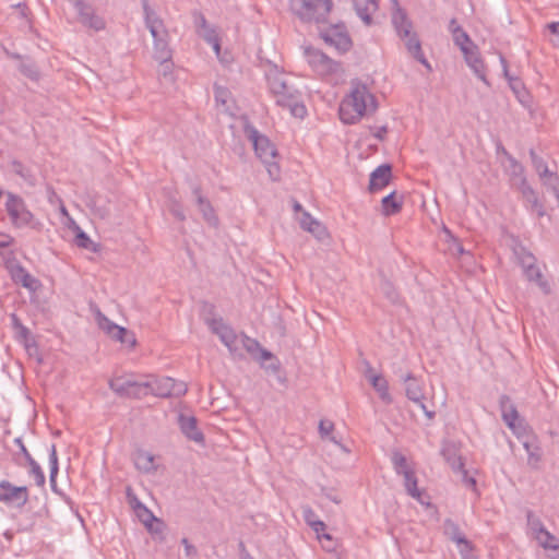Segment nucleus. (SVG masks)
<instances>
[{
  "mask_svg": "<svg viewBox=\"0 0 559 559\" xmlns=\"http://www.w3.org/2000/svg\"><path fill=\"white\" fill-rule=\"evenodd\" d=\"M377 108V99L367 85L353 81L349 94L340 105V118L346 124H354L364 116L373 114Z\"/></svg>",
  "mask_w": 559,
  "mask_h": 559,
  "instance_id": "f257e3e1",
  "label": "nucleus"
},
{
  "mask_svg": "<svg viewBox=\"0 0 559 559\" xmlns=\"http://www.w3.org/2000/svg\"><path fill=\"white\" fill-rule=\"evenodd\" d=\"M269 91L277 106L289 109L296 118H304L307 109L301 102L300 92L290 83L289 78L276 67L266 73Z\"/></svg>",
  "mask_w": 559,
  "mask_h": 559,
  "instance_id": "f03ea898",
  "label": "nucleus"
},
{
  "mask_svg": "<svg viewBox=\"0 0 559 559\" xmlns=\"http://www.w3.org/2000/svg\"><path fill=\"white\" fill-rule=\"evenodd\" d=\"M293 12L304 22H325L331 11V0H292Z\"/></svg>",
  "mask_w": 559,
  "mask_h": 559,
  "instance_id": "7ed1b4c3",
  "label": "nucleus"
},
{
  "mask_svg": "<svg viewBox=\"0 0 559 559\" xmlns=\"http://www.w3.org/2000/svg\"><path fill=\"white\" fill-rule=\"evenodd\" d=\"M109 388L121 397L142 399L150 395L147 379L135 380L133 377H118L109 381Z\"/></svg>",
  "mask_w": 559,
  "mask_h": 559,
  "instance_id": "20e7f679",
  "label": "nucleus"
},
{
  "mask_svg": "<svg viewBox=\"0 0 559 559\" xmlns=\"http://www.w3.org/2000/svg\"><path fill=\"white\" fill-rule=\"evenodd\" d=\"M393 468L397 475L404 477V487L406 492L414 499L423 502L421 491L417 487V477L414 468L408 464L407 459L401 452H393L391 457Z\"/></svg>",
  "mask_w": 559,
  "mask_h": 559,
  "instance_id": "39448f33",
  "label": "nucleus"
},
{
  "mask_svg": "<svg viewBox=\"0 0 559 559\" xmlns=\"http://www.w3.org/2000/svg\"><path fill=\"white\" fill-rule=\"evenodd\" d=\"M4 266L8 270L11 280L17 284L28 289L29 292H36L40 282L35 278L15 258L13 252H10L4 258Z\"/></svg>",
  "mask_w": 559,
  "mask_h": 559,
  "instance_id": "423d86ee",
  "label": "nucleus"
},
{
  "mask_svg": "<svg viewBox=\"0 0 559 559\" xmlns=\"http://www.w3.org/2000/svg\"><path fill=\"white\" fill-rule=\"evenodd\" d=\"M5 210L12 224L17 228L31 225L34 219V215L26 207L24 200L11 192L7 194Z\"/></svg>",
  "mask_w": 559,
  "mask_h": 559,
  "instance_id": "0eeeda50",
  "label": "nucleus"
},
{
  "mask_svg": "<svg viewBox=\"0 0 559 559\" xmlns=\"http://www.w3.org/2000/svg\"><path fill=\"white\" fill-rule=\"evenodd\" d=\"M305 55L309 66L319 75L325 76L341 71V63L334 61L319 49L307 48Z\"/></svg>",
  "mask_w": 559,
  "mask_h": 559,
  "instance_id": "6e6552de",
  "label": "nucleus"
},
{
  "mask_svg": "<svg viewBox=\"0 0 559 559\" xmlns=\"http://www.w3.org/2000/svg\"><path fill=\"white\" fill-rule=\"evenodd\" d=\"M246 136L251 141L257 156L263 162L269 163L276 156V150L270 140L260 134L259 131L251 124L245 126Z\"/></svg>",
  "mask_w": 559,
  "mask_h": 559,
  "instance_id": "1a4fd4ad",
  "label": "nucleus"
},
{
  "mask_svg": "<svg viewBox=\"0 0 559 559\" xmlns=\"http://www.w3.org/2000/svg\"><path fill=\"white\" fill-rule=\"evenodd\" d=\"M206 323L229 352L235 355L238 352V343L240 342V337L236 332L227 325L222 318L207 319Z\"/></svg>",
  "mask_w": 559,
  "mask_h": 559,
  "instance_id": "9d476101",
  "label": "nucleus"
},
{
  "mask_svg": "<svg viewBox=\"0 0 559 559\" xmlns=\"http://www.w3.org/2000/svg\"><path fill=\"white\" fill-rule=\"evenodd\" d=\"M141 3L144 13L145 26L153 37V43L169 38V33L164 24V21L150 7L148 0H141Z\"/></svg>",
  "mask_w": 559,
  "mask_h": 559,
  "instance_id": "9b49d317",
  "label": "nucleus"
},
{
  "mask_svg": "<svg viewBox=\"0 0 559 559\" xmlns=\"http://www.w3.org/2000/svg\"><path fill=\"white\" fill-rule=\"evenodd\" d=\"M403 381L405 384V393L408 400L418 404L428 419H432L435 417V412L429 411L424 403L425 392L423 388V382L416 378L413 373H407L403 377Z\"/></svg>",
  "mask_w": 559,
  "mask_h": 559,
  "instance_id": "f8f14e48",
  "label": "nucleus"
},
{
  "mask_svg": "<svg viewBox=\"0 0 559 559\" xmlns=\"http://www.w3.org/2000/svg\"><path fill=\"white\" fill-rule=\"evenodd\" d=\"M74 8L78 12L79 21L83 26L95 32H100L106 28L105 19L98 15L91 4L83 1L74 3Z\"/></svg>",
  "mask_w": 559,
  "mask_h": 559,
  "instance_id": "ddd939ff",
  "label": "nucleus"
},
{
  "mask_svg": "<svg viewBox=\"0 0 559 559\" xmlns=\"http://www.w3.org/2000/svg\"><path fill=\"white\" fill-rule=\"evenodd\" d=\"M0 501L4 503L16 502L19 507H23L28 502V489L26 486H14L9 480H1Z\"/></svg>",
  "mask_w": 559,
  "mask_h": 559,
  "instance_id": "4468645a",
  "label": "nucleus"
},
{
  "mask_svg": "<svg viewBox=\"0 0 559 559\" xmlns=\"http://www.w3.org/2000/svg\"><path fill=\"white\" fill-rule=\"evenodd\" d=\"M466 64L473 71V73L483 81L486 85H489L487 80V67L480 56L478 46H472V48L464 49L462 52Z\"/></svg>",
  "mask_w": 559,
  "mask_h": 559,
  "instance_id": "2eb2a0df",
  "label": "nucleus"
},
{
  "mask_svg": "<svg viewBox=\"0 0 559 559\" xmlns=\"http://www.w3.org/2000/svg\"><path fill=\"white\" fill-rule=\"evenodd\" d=\"M178 425L180 427L181 432L189 439L197 443L204 442V435L198 428V420L194 416L179 414L178 416Z\"/></svg>",
  "mask_w": 559,
  "mask_h": 559,
  "instance_id": "dca6fc26",
  "label": "nucleus"
},
{
  "mask_svg": "<svg viewBox=\"0 0 559 559\" xmlns=\"http://www.w3.org/2000/svg\"><path fill=\"white\" fill-rule=\"evenodd\" d=\"M392 179V168L389 164L378 166L371 174L368 189L371 193L385 188Z\"/></svg>",
  "mask_w": 559,
  "mask_h": 559,
  "instance_id": "f3484780",
  "label": "nucleus"
},
{
  "mask_svg": "<svg viewBox=\"0 0 559 559\" xmlns=\"http://www.w3.org/2000/svg\"><path fill=\"white\" fill-rule=\"evenodd\" d=\"M392 24L400 38H406L413 33V23L404 9L397 7L392 13Z\"/></svg>",
  "mask_w": 559,
  "mask_h": 559,
  "instance_id": "a211bd4d",
  "label": "nucleus"
},
{
  "mask_svg": "<svg viewBox=\"0 0 559 559\" xmlns=\"http://www.w3.org/2000/svg\"><path fill=\"white\" fill-rule=\"evenodd\" d=\"M150 385V394L159 397L171 396V385H174V379L169 377L154 378L146 377Z\"/></svg>",
  "mask_w": 559,
  "mask_h": 559,
  "instance_id": "6ab92c4d",
  "label": "nucleus"
},
{
  "mask_svg": "<svg viewBox=\"0 0 559 559\" xmlns=\"http://www.w3.org/2000/svg\"><path fill=\"white\" fill-rule=\"evenodd\" d=\"M520 190L522 193V197L526 203V206L531 210L536 212L537 216L542 217L545 215V210L543 204L539 202L538 197L534 189L526 182L525 179L522 180Z\"/></svg>",
  "mask_w": 559,
  "mask_h": 559,
  "instance_id": "aec40b11",
  "label": "nucleus"
},
{
  "mask_svg": "<svg viewBox=\"0 0 559 559\" xmlns=\"http://www.w3.org/2000/svg\"><path fill=\"white\" fill-rule=\"evenodd\" d=\"M402 39L405 41L407 51L418 62H420L425 68H427L429 71H431V66L423 52L421 43H420L417 34L415 32H413L409 34V36H406V38H402Z\"/></svg>",
  "mask_w": 559,
  "mask_h": 559,
  "instance_id": "412c9836",
  "label": "nucleus"
},
{
  "mask_svg": "<svg viewBox=\"0 0 559 559\" xmlns=\"http://www.w3.org/2000/svg\"><path fill=\"white\" fill-rule=\"evenodd\" d=\"M357 15L366 25H371L372 14L378 11V0H353Z\"/></svg>",
  "mask_w": 559,
  "mask_h": 559,
  "instance_id": "4be33fe9",
  "label": "nucleus"
},
{
  "mask_svg": "<svg viewBox=\"0 0 559 559\" xmlns=\"http://www.w3.org/2000/svg\"><path fill=\"white\" fill-rule=\"evenodd\" d=\"M192 193L195 197L199 210L202 213L204 219L207 223L215 225L217 223V217L214 213V209H213L211 202L206 198L203 197L201 187L194 186L192 188Z\"/></svg>",
  "mask_w": 559,
  "mask_h": 559,
  "instance_id": "5701e85b",
  "label": "nucleus"
},
{
  "mask_svg": "<svg viewBox=\"0 0 559 559\" xmlns=\"http://www.w3.org/2000/svg\"><path fill=\"white\" fill-rule=\"evenodd\" d=\"M323 39L340 52H346L352 47V39L346 33L332 31L323 35Z\"/></svg>",
  "mask_w": 559,
  "mask_h": 559,
  "instance_id": "b1692460",
  "label": "nucleus"
},
{
  "mask_svg": "<svg viewBox=\"0 0 559 559\" xmlns=\"http://www.w3.org/2000/svg\"><path fill=\"white\" fill-rule=\"evenodd\" d=\"M299 223L304 230L311 233L316 238L320 240L328 235L325 227L319 221L313 218L308 212L301 213Z\"/></svg>",
  "mask_w": 559,
  "mask_h": 559,
  "instance_id": "393cba45",
  "label": "nucleus"
},
{
  "mask_svg": "<svg viewBox=\"0 0 559 559\" xmlns=\"http://www.w3.org/2000/svg\"><path fill=\"white\" fill-rule=\"evenodd\" d=\"M133 461L135 467L142 473L153 474L157 471V465L155 464V456L147 451H136Z\"/></svg>",
  "mask_w": 559,
  "mask_h": 559,
  "instance_id": "a878e982",
  "label": "nucleus"
},
{
  "mask_svg": "<svg viewBox=\"0 0 559 559\" xmlns=\"http://www.w3.org/2000/svg\"><path fill=\"white\" fill-rule=\"evenodd\" d=\"M500 409L502 413V418L504 423L510 427H514L515 420L519 418L518 411L515 406L512 404L510 397L508 395H501L499 400Z\"/></svg>",
  "mask_w": 559,
  "mask_h": 559,
  "instance_id": "bb28decb",
  "label": "nucleus"
},
{
  "mask_svg": "<svg viewBox=\"0 0 559 559\" xmlns=\"http://www.w3.org/2000/svg\"><path fill=\"white\" fill-rule=\"evenodd\" d=\"M403 205V198H397L396 192L393 191L381 201L382 214L384 216H391L399 213Z\"/></svg>",
  "mask_w": 559,
  "mask_h": 559,
  "instance_id": "cd10ccee",
  "label": "nucleus"
},
{
  "mask_svg": "<svg viewBox=\"0 0 559 559\" xmlns=\"http://www.w3.org/2000/svg\"><path fill=\"white\" fill-rule=\"evenodd\" d=\"M523 273H524L525 277L527 278V281L536 283V285L540 288V290L545 295L550 294V292H551L550 285L544 278V275H543L540 269L536 264L532 267L526 269L525 271H523Z\"/></svg>",
  "mask_w": 559,
  "mask_h": 559,
  "instance_id": "c85d7f7f",
  "label": "nucleus"
},
{
  "mask_svg": "<svg viewBox=\"0 0 559 559\" xmlns=\"http://www.w3.org/2000/svg\"><path fill=\"white\" fill-rule=\"evenodd\" d=\"M443 532H444V535L448 536L457 546L467 545L468 540L465 538L464 534L461 532L459 525L451 519L444 520Z\"/></svg>",
  "mask_w": 559,
  "mask_h": 559,
  "instance_id": "c756f323",
  "label": "nucleus"
},
{
  "mask_svg": "<svg viewBox=\"0 0 559 559\" xmlns=\"http://www.w3.org/2000/svg\"><path fill=\"white\" fill-rule=\"evenodd\" d=\"M368 380L383 402H392L391 395L389 393V383L381 374H368Z\"/></svg>",
  "mask_w": 559,
  "mask_h": 559,
  "instance_id": "7c9ffc66",
  "label": "nucleus"
},
{
  "mask_svg": "<svg viewBox=\"0 0 559 559\" xmlns=\"http://www.w3.org/2000/svg\"><path fill=\"white\" fill-rule=\"evenodd\" d=\"M442 456L449 463L453 471H462L463 462L461 456L457 454V450L452 444H445L441 450Z\"/></svg>",
  "mask_w": 559,
  "mask_h": 559,
  "instance_id": "2f4dec72",
  "label": "nucleus"
},
{
  "mask_svg": "<svg viewBox=\"0 0 559 559\" xmlns=\"http://www.w3.org/2000/svg\"><path fill=\"white\" fill-rule=\"evenodd\" d=\"M154 58L160 62L165 63L170 61L171 59V49L169 46V38H166L160 41L153 43Z\"/></svg>",
  "mask_w": 559,
  "mask_h": 559,
  "instance_id": "473e14b6",
  "label": "nucleus"
},
{
  "mask_svg": "<svg viewBox=\"0 0 559 559\" xmlns=\"http://www.w3.org/2000/svg\"><path fill=\"white\" fill-rule=\"evenodd\" d=\"M114 332L109 335L112 340L133 347L136 343L135 335L133 332L128 331L122 326H114Z\"/></svg>",
  "mask_w": 559,
  "mask_h": 559,
  "instance_id": "72a5a7b5",
  "label": "nucleus"
},
{
  "mask_svg": "<svg viewBox=\"0 0 559 559\" xmlns=\"http://www.w3.org/2000/svg\"><path fill=\"white\" fill-rule=\"evenodd\" d=\"M131 503H133V507L136 510V514L144 525L150 526L152 521H157L153 512L148 510L141 501H139L135 496L132 497Z\"/></svg>",
  "mask_w": 559,
  "mask_h": 559,
  "instance_id": "f704fd0d",
  "label": "nucleus"
},
{
  "mask_svg": "<svg viewBox=\"0 0 559 559\" xmlns=\"http://www.w3.org/2000/svg\"><path fill=\"white\" fill-rule=\"evenodd\" d=\"M48 455H49V481L51 485V488L55 489L56 487V477L58 475L59 471V464H58V455H57V449L55 444H51L48 449Z\"/></svg>",
  "mask_w": 559,
  "mask_h": 559,
  "instance_id": "c9c22d12",
  "label": "nucleus"
},
{
  "mask_svg": "<svg viewBox=\"0 0 559 559\" xmlns=\"http://www.w3.org/2000/svg\"><path fill=\"white\" fill-rule=\"evenodd\" d=\"M74 231H75V245L80 248L96 251L95 243L91 240V238L84 233L80 226L76 224L74 225Z\"/></svg>",
  "mask_w": 559,
  "mask_h": 559,
  "instance_id": "e433bc0d",
  "label": "nucleus"
},
{
  "mask_svg": "<svg viewBox=\"0 0 559 559\" xmlns=\"http://www.w3.org/2000/svg\"><path fill=\"white\" fill-rule=\"evenodd\" d=\"M540 547H543L545 550H549L554 544L559 543V539L552 535L547 528L543 531V533L537 534L535 537H533Z\"/></svg>",
  "mask_w": 559,
  "mask_h": 559,
  "instance_id": "4c0bfd02",
  "label": "nucleus"
},
{
  "mask_svg": "<svg viewBox=\"0 0 559 559\" xmlns=\"http://www.w3.org/2000/svg\"><path fill=\"white\" fill-rule=\"evenodd\" d=\"M527 527L532 537H535L537 534L543 533L546 528L539 518H537L532 511H527Z\"/></svg>",
  "mask_w": 559,
  "mask_h": 559,
  "instance_id": "58836bf2",
  "label": "nucleus"
},
{
  "mask_svg": "<svg viewBox=\"0 0 559 559\" xmlns=\"http://www.w3.org/2000/svg\"><path fill=\"white\" fill-rule=\"evenodd\" d=\"M509 86L512 90V92L515 94L516 98L521 103H524L525 98L527 97V91H526L522 80L516 76L509 78Z\"/></svg>",
  "mask_w": 559,
  "mask_h": 559,
  "instance_id": "ea45409f",
  "label": "nucleus"
},
{
  "mask_svg": "<svg viewBox=\"0 0 559 559\" xmlns=\"http://www.w3.org/2000/svg\"><path fill=\"white\" fill-rule=\"evenodd\" d=\"M27 464L29 466L28 474L35 478L36 485L39 487L44 486L46 479L39 464L33 457L27 460Z\"/></svg>",
  "mask_w": 559,
  "mask_h": 559,
  "instance_id": "a19ab883",
  "label": "nucleus"
},
{
  "mask_svg": "<svg viewBox=\"0 0 559 559\" xmlns=\"http://www.w3.org/2000/svg\"><path fill=\"white\" fill-rule=\"evenodd\" d=\"M452 37L454 44L460 48L461 52H463L464 49H468L472 48V46H476V44L471 39L468 34L464 29L457 32Z\"/></svg>",
  "mask_w": 559,
  "mask_h": 559,
  "instance_id": "79ce46f5",
  "label": "nucleus"
},
{
  "mask_svg": "<svg viewBox=\"0 0 559 559\" xmlns=\"http://www.w3.org/2000/svg\"><path fill=\"white\" fill-rule=\"evenodd\" d=\"M240 343L242 344L243 348L252 356L257 357L258 350H260V343L257 340H253L247 335L240 336Z\"/></svg>",
  "mask_w": 559,
  "mask_h": 559,
  "instance_id": "37998d69",
  "label": "nucleus"
},
{
  "mask_svg": "<svg viewBox=\"0 0 559 559\" xmlns=\"http://www.w3.org/2000/svg\"><path fill=\"white\" fill-rule=\"evenodd\" d=\"M334 429V424L331 420L322 419L319 423V433L321 438L329 439L333 441L334 443H337L334 437L331 436V432Z\"/></svg>",
  "mask_w": 559,
  "mask_h": 559,
  "instance_id": "c03bdc74",
  "label": "nucleus"
},
{
  "mask_svg": "<svg viewBox=\"0 0 559 559\" xmlns=\"http://www.w3.org/2000/svg\"><path fill=\"white\" fill-rule=\"evenodd\" d=\"M516 254L523 271L535 265V257L527 252L525 249H521L519 252H516Z\"/></svg>",
  "mask_w": 559,
  "mask_h": 559,
  "instance_id": "a18cd8bd",
  "label": "nucleus"
},
{
  "mask_svg": "<svg viewBox=\"0 0 559 559\" xmlns=\"http://www.w3.org/2000/svg\"><path fill=\"white\" fill-rule=\"evenodd\" d=\"M12 321L14 328L17 330L19 337L26 342L31 334L29 330L20 322L15 314L12 316Z\"/></svg>",
  "mask_w": 559,
  "mask_h": 559,
  "instance_id": "49530a36",
  "label": "nucleus"
},
{
  "mask_svg": "<svg viewBox=\"0 0 559 559\" xmlns=\"http://www.w3.org/2000/svg\"><path fill=\"white\" fill-rule=\"evenodd\" d=\"M307 523L317 533L318 538L321 539V534L325 531L326 525L320 520H309L307 516Z\"/></svg>",
  "mask_w": 559,
  "mask_h": 559,
  "instance_id": "de8ad7c7",
  "label": "nucleus"
},
{
  "mask_svg": "<svg viewBox=\"0 0 559 559\" xmlns=\"http://www.w3.org/2000/svg\"><path fill=\"white\" fill-rule=\"evenodd\" d=\"M187 385L185 382L176 381L174 379V385H171V396H182L187 393Z\"/></svg>",
  "mask_w": 559,
  "mask_h": 559,
  "instance_id": "09e8293b",
  "label": "nucleus"
},
{
  "mask_svg": "<svg viewBox=\"0 0 559 559\" xmlns=\"http://www.w3.org/2000/svg\"><path fill=\"white\" fill-rule=\"evenodd\" d=\"M12 169L16 175L24 179H27L29 177L28 169L19 160L12 162Z\"/></svg>",
  "mask_w": 559,
  "mask_h": 559,
  "instance_id": "8fccbe9b",
  "label": "nucleus"
},
{
  "mask_svg": "<svg viewBox=\"0 0 559 559\" xmlns=\"http://www.w3.org/2000/svg\"><path fill=\"white\" fill-rule=\"evenodd\" d=\"M98 324H99V328L105 331L108 335L111 334V332H114V326H118L116 323L111 322L109 319H107L106 317L104 316H100L98 318Z\"/></svg>",
  "mask_w": 559,
  "mask_h": 559,
  "instance_id": "3c124183",
  "label": "nucleus"
},
{
  "mask_svg": "<svg viewBox=\"0 0 559 559\" xmlns=\"http://www.w3.org/2000/svg\"><path fill=\"white\" fill-rule=\"evenodd\" d=\"M203 38L207 44H214L215 40L219 39L216 31L212 27H206L203 29Z\"/></svg>",
  "mask_w": 559,
  "mask_h": 559,
  "instance_id": "603ef678",
  "label": "nucleus"
},
{
  "mask_svg": "<svg viewBox=\"0 0 559 559\" xmlns=\"http://www.w3.org/2000/svg\"><path fill=\"white\" fill-rule=\"evenodd\" d=\"M549 32L554 35L552 44L559 47V22H551L547 25Z\"/></svg>",
  "mask_w": 559,
  "mask_h": 559,
  "instance_id": "864d4df0",
  "label": "nucleus"
},
{
  "mask_svg": "<svg viewBox=\"0 0 559 559\" xmlns=\"http://www.w3.org/2000/svg\"><path fill=\"white\" fill-rule=\"evenodd\" d=\"M524 448L528 454V464H536L539 461V454L536 453L537 448L532 449V447L525 442Z\"/></svg>",
  "mask_w": 559,
  "mask_h": 559,
  "instance_id": "5fc2aeb1",
  "label": "nucleus"
},
{
  "mask_svg": "<svg viewBox=\"0 0 559 559\" xmlns=\"http://www.w3.org/2000/svg\"><path fill=\"white\" fill-rule=\"evenodd\" d=\"M457 547L463 559L475 558V556L473 555V545L471 544V542H467V545H461Z\"/></svg>",
  "mask_w": 559,
  "mask_h": 559,
  "instance_id": "6e6d98bb",
  "label": "nucleus"
},
{
  "mask_svg": "<svg viewBox=\"0 0 559 559\" xmlns=\"http://www.w3.org/2000/svg\"><path fill=\"white\" fill-rule=\"evenodd\" d=\"M181 544L185 547V552H186L187 557L192 558V557L197 556V554H198L197 548L192 544H190V542L187 538H182Z\"/></svg>",
  "mask_w": 559,
  "mask_h": 559,
  "instance_id": "4d7b16f0",
  "label": "nucleus"
},
{
  "mask_svg": "<svg viewBox=\"0 0 559 559\" xmlns=\"http://www.w3.org/2000/svg\"><path fill=\"white\" fill-rule=\"evenodd\" d=\"M171 214L179 221H185L186 215L181 207V205L178 202H175L170 209Z\"/></svg>",
  "mask_w": 559,
  "mask_h": 559,
  "instance_id": "13d9d810",
  "label": "nucleus"
},
{
  "mask_svg": "<svg viewBox=\"0 0 559 559\" xmlns=\"http://www.w3.org/2000/svg\"><path fill=\"white\" fill-rule=\"evenodd\" d=\"M267 165V173L272 179H277L280 176V167L276 163L270 160L269 163H265Z\"/></svg>",
  "mask_w": 559,
  "mask_h": 559,
  "instance_id": "bf43d9fd",
  "label": "nucleus"
},
{
  "mask_svg": "<svg viewBox=\"0 0 559 559\" xmlns=\"http://www.w3.org/2000/svg\"><path fill=\"white\" fill-rule=\"evenodd\" d=\"M21 71L31 79H36L38 76L37 70L32 64H22Z\"/></svg>",
  "mask_w": 559,
  "mask_h": 559,
  "instance_id": "052dcab7",
  "label": "nucleus"
},
{
  "mask_svg": "<svg viewBox=\"0 0 559 559\" xmlns=\"http://www.w3.org/2000/svg\"><path fill=\"white\" fill-rule=\"evenodd\" d=\"M253 358L259 360L260 362H264V361L273 358V355L271 352H269L265 348L260 346V350H258L257 357H253Z\"/></svg>",
  "mask_w": 559,
  "mask_h": 559,
  "instance_id": "680f3d73",
  "label": "nucleus"
},
{
  "mask_svg": "<svg viewBox=\"0 0 559 559\" xmlns=\"http://www.w3.org/2000/svg\"><path fill=\"white\" fill-rule=\"evenodd\" d=\"M386 133H388L386 126L376 127L372 131V135L380 141L384 140Z\"/></svg>",
  "mask_w": 559,
  "mask_h": 559,
  "instance_id": "e2e57ef3",
  "label": "nucleus"
},
{
  "mask_svg": "<svg viewBox=\"0 0 559 559\" xmlns=\"http://www.w3.org/2000/svg\"><path fill=\"white\" fill-rule=\"evenodd\" d=\"M14 442L19 445L21 453L24 455L25 460L27 461L29 457H33L26 447L24 445L21 438H15Z\"/></svg>",
  "mask_w": 559,
  "mask_h": 559,
  "instance_id": "0e129e2a",
  "label": "nucleus"
},
{
  "mask_svg": "<svg viewBox=\"0 0 559 559\" xmlns=\"http://www.w3.org/2000/svg\"><path fill=\"white\" fill-rule=\"evenodd\" d=\"M13 242V238L7 234H0V248H7Z\"/></svg>",
  "mask_w": 559,
  "mask_h": 559,
  "instance_id": "69168bd1",
  "label": "nucleus"
},
{
  "mask_svg": "<svg viewBox=\"0 0 559 559\" xmlns=\"http://www.w3.org/2000/svg\"><path fill=\"white\" fill-rule=\"evenodd\" d=\"M462 29L463 28L457 24L456 19H451L449 23V32L452 34V36Z\"/></svg>",
  "mask_w": 559,
  "mask_h": 559,
  "instance_id": "338daca9",
  "label": "nucleus"
},
{
  "mask_svg": "<svg viewBox=\"0 0 559 559\" xmlns=\"http://www.w3.org/2000/svg\"><path fill=\"white\" fill-rule=\"evenodd\" d=\"M549 550L554 551L552 555H549L550 559H559V542L554 544Z\"/></svg>",
  "mask_w": 559,
  "mask_h": 559,
  "instance_id": "774afa93",
  "label": "nucleus"
}]
</instances>
